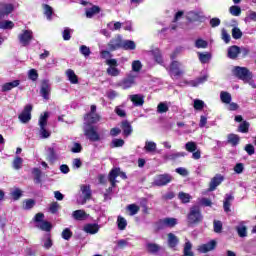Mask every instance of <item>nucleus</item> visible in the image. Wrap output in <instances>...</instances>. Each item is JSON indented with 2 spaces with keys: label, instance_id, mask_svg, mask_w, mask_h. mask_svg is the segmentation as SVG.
Instances as JSON below:
<instances>
[{
  "label": "nucleus",
  "instance_id": "nucleus-1",
  "mask_svg": "<svg viewBox=\"0 0 256 256\" xmlns=\"http://www.w3.org/2000/svg\"><path fill=\"white\" fill-rule=\"evenodd\" d=\"M84 135L92 143L101 142L105 139V135L103 133H99L95 126H84Z\"/></svg>",
  "mask_w": 256,
  "mask_h": 256
},
{
  "label": "nucleus",
  "instance_id": "nucleus-2",
  "mask_svg": "<svg viewBox=\"0 0 256 256\" xmlns=\"http://www.w3.org/2000/svg\"><path fill=\"white\" fill-rule=\"evenodd\" d=\"M47 119H49V112H45L40 115L39 118V137L40 139H49L51 137V131L47 129Z\"/></svg>",
  "mask_w": 256,
  "mask_h": 256
},
{
  "label": "nucleus",
  "instance_id": "nucleus-3",
  "mask_svg": "<svg viewBox=\"0 0 256 256\" xmlns=\"http://www.w3.org/2000/svg\"><path fill=\"white\" fill-rule=\"evenodd\" d=\"M233 75L241 79V81H249V79H253V73L247 69V67L235 66L232 69Z\"/></svg>",
  "mask_w": 256,
  "mask_h": 256
},
{
  "label": "nucleus",
  "instance_id": "nucleus-4",
  "mask_svg": "<svg viewBox=\"0 0 256 256\" xmlns=\"http://www.w3.org/2000/svg\"><path fill=\"white\" fill-rule=\"evenodd\" d=\"M169 73L172 79H179L184 73V66L179 61H173L169 68Z\"/></svg>",
  "mask_w": 256,
  "mask_h": 256
},
{
  "label": "nucleus",
  "instance_id": "nucleus-5",
  "mask_svg": "<svg viewBox=\"0 0 256 256\" xmlns=\"http://www.w3.org/2000/svg\"><path fill=\"white\" fill-rule=\"evenodd\" d=\"M137 75L128 74L125 78L117 82L116 87L127 90L131 89L136 84Z\"/></svg>",
  "mask_w": 256,
  "mask_h": 256
},
{
  "label": "nucleus",
  "instance_id": "nucleus-6",
  "mask_svg": "<svg viewBox=\"0 0 256 256\" xmlns=\"http://www.w3.org/2000/svg\"><path fill=\"white\" fill-rule=\"evenodd\" d=\"M200 221H203V215H201V210L199 209V206L191 207L188 214V222L200 223Z\"/></svg>",
  "mask_w": 256,
  "mask_h": 256
},
{
  "label": "nucleus",
  "instance_id": "nucleus-7",
  "mask_svg": "<svg viewBox=\"0 0 256 256\" xmlns=\"http://www.w3.org/2000/svg\"><path fill=\"white\" fill-rule=\"evenodd\" d=\"M18 39L22 47H28V45H31V41H33V31L22 30V32L18 35Z\"/></svg>",
  "mask_w": 256,
  "mask_h": 256
},
{
  "label": "nucleus",
  "instance_id": "nucleus-8",
  "mask_svg": "<svg viewBox=\"0 0 256 256\" xmlns=\"http://www.w3.org/2000/svg\"><path fill=\"white\" fill-rule=\"evenodd\" d=\"M46 151L48 161H50V163H55V161L59 159V151H61V148L57 144H52L51 146L46 148Z\"/></svg>",
  "mask_w": 256,
  "mask_h": 256
},
{
  "label": "nucleus",
  "instance_id": "nucleus-9",
  "mask_svg": "<svg viewBox=\"0 0 256 256\" xmlns=\"http://www.w3.org/2000/svg\"><path fill=\"white\" fill-rule=\"evenodd\" d=\"M185 149L188 153H192V159L198 161L201 159V150L197 149V143L190 141L185 144Z\"/></svg>",
  "mask_w": 256,
  "mask_h": 256
},
{
  "label": "nucleus",
  "instance_id": "nucleus-10",
  "mask_svg": "<svg viewBox=\"0 0 256 256\" xmlns=\"http://www.w3.org/2000/svg\"><path fill=\"white\" fill-rule=\"evenodd\" d=\"M117 177H121L122 179H127V174L125 172H121V169L114 168L110 171L108 179L112 185V187H115L117 183Z\"/></svg>",
  "mask_w": 256,
  "mask_h": 256
},
{
  "label": "nucleus",
  "instance_id": "nucleus-11",
  "mask_svg": "<svg viewBox=\"0 0 256 256\" xmlns=\"http://www.w3.org/2000/svg\"><path fill=\"white\" fill-rule=\"evenodd\" d=\"M106 63L109 65L107 69L108 75L111 77H119L121 75V70L117 68V60L116 59H108L106 60Z\"/></svg>",
  "mask_w": 256,
  "mask_h": 256
},
{
  "label": "nucleus",
  "instance_id": "nucleus-12",
  "mask_svg": "<svg viewBox=\"0 0 256 256\" xmlns=\"http://www.w3.org/2000/svg\"><path fill=\"white\" fill-rule=\"evenodd\" d=\"M172 179L169 174H161L155 177L153 185L156 187H164V185L171 183Z\"/></svg>",
  "mask_w": 256,
  "mask_h": 256
},
{
  "label": "nucleus",
  "instance_id": "nucleus-13",
  "mask_svg": "<svg viewBox=\"0 0 256 256\" xmlns=\"http://www.w3.org/2000/svg\"><path fill=\"white\" fill-rule=\"evenodd\" d=\"M31 111H33V106L28 104L24 107L22 113L18 116L21 123H29L31 121Z\"/></svg>",
  "mask_w": 256,
  "mask_h": 256
},
{
  "label": "nucleus",
  "instance_id": "nucleus-14",
  "mask_svg": "<svg viewBox=\"0 0 256 256\" xmlns=\"http://www.w3.org/2000/svg\"><path fill=\"white\" fill-rule=\"evenodd\" d=\"M101 117L98 116L97 113H88L84 117V125L85 127H91V125H95V123H99Z\"/></svg>",
  "mask_w": 256,
  "mask_h": 256
},
{
  "label": "nucleus",
  "instance_id": "nucleus-15",
  "mask_svg": "<svg viewBox=\"0 0 256 256\" xmlns=\"http://www.w3.org/2000/svg\"><path fill=\"white\" fill-rule=\"evenodd\" d=\"M40 94L42 95L43 99L49 101V95H51V84H49V80H44L42 82Z\"/></svg>",
  "mask_w": 256,
  "mask_h": 256
},
{
  "label": "nucleus",
  "instance_id": "nucleus-16",
  "mask_svg": "<svg viewBox=\"0 0 256 256\" xmlns=\"http://www.w3.org/2000/svg\"><path fill=\"white\" fill-rule=\"evenodd\" d=\"M122 47H123V39L121 38L120 35H118L116 38L112 39L108 43V49H110V51H115L117 49H122Z\"/></svg>",
  "mask_w": 256,
  "mask_h": 256
},
{
  "label": "nucleus",
  "instance_id": "nucleus-17",
  "mask_svg": "<svg viewBox=\"0 0 256 256\" xmlns=\"http://www.w3.org/2000/svg\"><path fill=\"white\" fill-rule=\"evenodd\" d=\"M217 247V242L215 240H211L206 244H202L198 246L199 253H209V251H213Z\"/></svg>",
  "mask_w": 256,
  "mask_h": 256
},
{
  "label": "nucleus",
  "instance_id": "nucleus-18",
  "mask_svg": "<svg viewBox=\"0 0 256 256\" xmlns=\"http://www.w3.org/2000/svg\"><path fill=\"white\" fill-rule=\"evenodd\" d=\"M224 179L225 178L221 174H217L215 177H213L210 181L209 191H215V189H217V187L223 183Z\"/></svg>",
  "mask_w": 256,
  "mask_h": 256
},
{
  "label": "nucleus",
  "instance_id": "nucleus-19",
  "mask_svg": "<svg viewBox=\"0 0 256 256\" xmlns=\"http://www.w3.org/2000/svg\"><path fill=\"white\" fill-rule=\"evenodd\" d=\"M188 21H201L202 19H205V16H203V12L198 11H190L186 15Z\"/></svg>",
  "mask_w": 256,
  "mask_h": 256
},
{
  "label": "nucleus",
  "instance_id": "nucleus-20",
  "mask_svg": "<svg viewBox=\"0 0 256 256\" xmlns=\"http://www.w3.org/2000/svg\"><path fill=\"white\" fill-rule=\"evenodd\" d=\"M129 99L135 107H142L143 103H145V97L141 94L129 95Z\"/></svg>",
  "mask_w": 256,
  "mask_h": 256
},
{
  "label": "nucleus",
  "instance_id": "nucleus-21",
  "mask_svg": "<svg viewBox=\"0 0 256 256\" xmlns=\"http://www.w3.org/2000/svg\"><path fill=\"white\" fill-rule=\"evenodd\" d=\"M185 155H187L185 152H170L165 154L163 159H165V161H176V159L185 157Z\"/></svg>",
  "mask_w": 256,
  "mask_h": 256
},
{
  "label": "nucleus",
  "instance_id": "nucleus-22",
  "mask_svg": "<svg viewBox=\"0 0 256 256\" xmlns=\"http://www.w3.org/2000/svg\"><path fill=\"white\" fill-rule=\"evenodd\" d=\"M81 191L83 195V200L80 202L81 205H85L87 203L88 199H91V187L88 185L81 186Z\"/></svg>",
  "mask_w": 256,
  "mask_h": 256
},
{
  "label": "nucleus",
  "instance_id": "nucleus-23",
  "mask_svg": "<svg viewBox=\"0 0 256 256\" xmlns=\"http://www.w3.org/2000/svg\"><path fill=\"white\" fill-rule=\"evenodd\" d=\"M146 251L151 253V255H157V253L161 251V246L153 242H148L146 243Z\"/></svg>",
  "mask_w": 256,
  "mask_h": 256
},
{
  "label": "nucleus",
  "instance_id": "nucleus-24",
  "mask_svg": "<svg viewBox=\"0 0 256 256\" xmlns=\"http://www.w3.org/2000/svg\"><path fill=\"white\" fill-rule=\"evenodd\" d=\"M177 218H164L159 221L160 227H175L177 225Z\"/></svg>",
  "mask_w": 256,
  "mask_h": 256
},
{
  "label": "nucleus",
  "instance_id": "nucleus-25",
  "mask_svg": "<svg viewBox=\"0 0 256 256\" xmlns=\"http://www.w3.org/2000/svg\"><path fill=\"white\" fill-rule=\"evenodd\" d=\"M19 80H14L12 82H7L2 85V93H7V91H11V89H15V87H19L20 85Z\"/></svg>",
  "mask_w": 256,
  "mask_h": 256
},
{
  "label": "nucleus",
  "instance_id": "nucleus-26",
  "mask_svg": "<svg viewBox=\"0 0 256 256\" xmlns=\"http://www.w3.org/2000/svg\"><path fill=\"white\" fill-rule=\"evenodd\" d=\"M66 77L72 85H77V83H79V78L77 77V74H75V71L72 69L66 70Z\"/></svg>",
  "mask_w": 256,
  "mask_h": 256
},
{
  "label": "nucleus",
  "instance_id": "nucleus-27",
  "mask_svg": "<svg viewBox=\"0 0 256 256\" xmlns=\"http://www.w3.org/2000/svg\"><path fill=\"white\" fill-rule=\"evenodd\" d=\"M100 227L98 224H86L84 226L85 233H89L90 235H96V233H99Z\"/></svg>",
  "mask_w": 256,
  "mask_h": 256
},
{
  "label": "nucleus",
  "instance_id": "nucleus-28",
  "mask_svg": "<svg viewBox=\"0 0 256 256\" xmlns=\"http://www.w3.org/2000/svg\"><path fill=\"white\" fill-rule=\"evenodd\" d=\"M122 49H124V51H135V49H137V44L132 40H123Z\"/></svg>",
  "mask_w": 256,
  "mask_h": 256
},
{
  "label": "nucleus",
  "instance_id": "nucleus-29",
  "mask_svg": "<svg viewBox=\"0 0 256 256\" xmlns=\"http://www.w3.org/2000/svg\"><path fill=\"white\" fill-rule=\"evenodd\" d=\"M150 55L153 57L154 61L158 63V65H163V56L161 55V50L154 49L150 51Z\"/></svg>",
  "mask_w": 256,
  "mask_h": 256
},
{
  "label": "nucleus",
  "instance_id": "nucleus-30",
  "mask_svg": "<svg viewBox=\"0 0 256 256\" xmlns=\"http://www.w3.org/2000/svg\"><path fill=\"white\" fill-rule=\"evenodd\" d=\"M239 53H241V48L239 46H231L228 48V57L229 59H235L239 56Z\"/></svg>",
  "mask_w": 256,
  "mask_h": 256
},
{
  "label": "nucleus",
  "instance_id": "nucleus-31",
  "mask_svg": "<svg viewBox=\"0 0 256 256\" xmlns=\"http://www.w3.org/2000/svg\"><path fill=\"white\" fill-rule=\"evenodd\" d=\"M101 12V8L99 6H92L91 8L86 9V17L87 19H92L95 15Z\"/></svg>",
  "mask_w": 256,
  "mask_h": 256
},
{
  "label": "nucleus",
  "instance_id": "nucleus-32",
  "mask_svg": "<svg viewBox=\"0 0 256 256\" xmlns=\"http://www.w3.org/2000/svg\"><path fill=\"white\" fill-rule=\"evenodd\" d=\"M176 245H179V238H177V236H175V234L169 233L168 234V246L171 249H175Z\"/></svg>",
  "mask_w": 256,
  "mask_h": 256
},
{
  "label": "nucleus",
  "instance_id": "nucleus-33",
  "mask_svg": "<svg viewBox=\"0 0 256 256\" xmlns=\"http://www.w3.org/2000/svg\"><path fill=\"white\" fill-rule=\"evenodd\" d=\"M144 149L146 153H155L157 151V143L153 141H146Z\"/></svg>",
  "mask_w": 256,
  "mask_h": 256
},
{
  "label": "nucleus",
  "instance_id": "nucleus-34",
  "mask_svg": "<svg viewBox=\"0 0 256 256\" xmlns=\"http://www.w3.org/2000/svg\"><path fill=\"white\" fill-rule=\"evenodd\" d=\"M122 130L125 135V137H129L131 133H133V127H131V124L127 121L122 122Z\"/></svg>",
  "mask_w": 256,
  "mask_h": 256
},
{
  "label": "nucleus",
  "instance_id": "nucleus-35",
  "mask_svg": "<svg viewBox=\"0 0 256 256\" xmlns=\"http://www.w3.org/2000/svg\"><path fill=\"white\" fill-rule=\"evenodd\" d=\"M236 231L239 237H247V226L243 222L236 227Z\"/></svg>",
  "mask_w": 256,
  "mask_h": 256
},
{
  "label": "nucleus",
  "instance_id": "nucleus-36",
  "mask_svg": "<svg viewBox=\"0 0 256 256\" xmlns=\"http://www.w3.org/2000/svg\"><path fill=\"white\" fill-rule=\"evenodd\" d=\"M231 201H233V195L227 194L224 200V211L229 213L231 211Z\"/></svg>",
  "mask_w": 256,
  "mask_h": 256
},
{
  "label": "nucleus",
  "instance_id": "nucleus-37",
  "mask_svg": "<svg viewBox=\"0 0 256 256\" xmlns=\"http://www.w3.org/2000/svg\"><path fill=\"white\" fill-rule=\"evenodd\" d=\"M239 135L236 134H229L228 135V143H230V145H232V147H237V145H239Z\"/></svg>",
  "mask_w": 256,
  "mask_h": 256
},
{
  "label": "nucleus",
  "instance_id": "nucleus-38",
  "mask_svg": "<svg viewBox=\"0 0 256 256\" xmlns=\"http://www.w3.org/2000/svg\"><path fill=\"white\" fill-rule=\"evenodd\" d=\"M73 217L77 221H83L87 219V213H85L83 210H76L73 212Z\"/></svg>",
  "mask_w": 256,
  "mask_h": 256
},
{
  "label": "nucleus",
  "instance_id": "nucleus-39",
  "mask_svg": "<svg viewBox=\"0 0 256 256\" xmlns=\"http://www.w3.org/2000/svg\"><path fill=\"white\" fill-rule=\"evenodd\" d=\"M198 58H199V61L202 62V63H209V61H211V53H209V52H205V53L198 52Z\"/></svg>",
  "mask_w": 256,
  "mask_h": 256
},
{
  "label": "nucleus",
  "instance_id": "nucleus-40",
  "mask_svg": "<svg viewBox=\"0 0 256 256\" xmlns=\"http://www.w3.org/2000/svg\"><path fill=\"white\" fill-rule=\"evenodd\" d=\"M117 225L120 231H125V229L127 228V220L122 216H118Z\"/></svg>",
  "mask_w": 256,
  "mask_h": 256
},
{
  "label": "nucleus",
  "instance_id": "nucleus-41",
  "mask_svg": "<svg viewBox=\"0 0 256 256\" xmlns=\"http://www.w3.org/2000/svg\"><path fill=\"white\" fill-rule=\"evenodd\" d=\"M12 167L13 169H15L16 171H19V169H21V167H23V158L17 156L12 163Z\"/></svg>",
  "mask_w": 256,
  "mask_h": 256
},
{
  "label": "nucleus",
  "instance_id": "nucleus-42",
  "mask_svg": "<svg viewBox=\"0 0 256 256\" xmlns=\"http://www.w3.org/2000/svg\"><path fill=\"white\" fill-rule=\"evenodd\" d=\"M208 46H209V43L201 38L195 41L196 49H207Z\"/></svg>",
  "mask_w": 256,
  "mask_h": 256
},
{
  "label": "nucleus",
  "instance_id": "nucleus-43",
  "mask_svg": "<svg viewBox=\"0 0 256 256\" xmlns=\"http://www.w3.org/2000/svg\"><path fill=\"white\" fill-rule=\"evenodd\" d=\"M80 53L87 59L91 55V48L87 45H81L79 48Z\"/></svg>",
  "mask_w": 256,
  "mask_h": 256
},
{
  "label": "nucleus",
  "instance_id": "nucleus-44",
  "mask_svg": "<svg viewBox=\"0 0 256 256\" xmlns=\"http://www.w3.org/2000/svg\"><path fill=\"white\" fill-rule=\"evenodd\" d=\"M143 69V64L139 60H134L132 62V71L134 73H139Z\"/></svg>",
  "mask_w": 256,
  "mask_h": 256
},
{
  "label": "nucleus",
  "instance_id": "nucleus-45",
  "mask_svg": "<svg viewBox=\"0 0 256 256\" xmlns=\"http://www.w3.org/2000/svg\"><path fill=\"white\" fill-rule=\"evenodd\" d=\"M44 15L47 17L48 21H51V16L53 15V8L47 4L43 5Z\"/></svg>",
  "mask_w": 256,
  "mask_h": 256
},
{
  "label": "nucleus",
  "instance_id": "nucleus-46",
  "mask_svg": "<svg viewBox=\"0 0 256 256\" xmlns=\"http://www.w3.org/2000/svg\"><path fill=\"white\" fill-rule=\"evenodd\" d=\"M36 227L38 229H41V231H51V223L47 221L40 222L39 224H36Z\"/></svg>",
  "mask_w": 256,
  "mask_h": 256
},
{
  "label": "nucleus",
  "instance_id": "nucleus-47",
  "mask_svg": "<svg viewBox=\"0 0 256 256\" xmlns=\"http://www.w3.org/2000/svg\"><path fill=\"white\" fill-rule=\"evenodd\" d=\"M123 24L121 22H109L107 24V27L110 31H119L121 29Z\"/></svg>",
  "mask_w": 256,
  "mask_h": 256
},
{
  "label": "nucleus",
  "instance_id": "nucleus-48",
  "mask_svg": "<svg viewBox=\"0 0 256 256\" xmlns=\"http://www.w3.org/2000/svg\"><path fill=\"white\" fill-rule=\"evenodd\" d=\"M220 99H221L222 103H226L227 105H229V103H231V95L229 94V92H221Z\"/></svg>",
  "mask_w": 256,
  "mask_h": 256
},
{
  "label": "nucleus",
  "instance_id": "nucleus-49",
  "mask_svg": "<svg viewBox=\"0 0 256 256\" xmlns=\"http://www.w3.org/2000/svg\"><path fill=\"white\" fill-rule=\"evenodd\" d=\"M197 203L203 207H211L213 205V202L209 198H198Z\"/></svg>",
  "mask_w": 256,
  "mask_h": 256
},
{
  "label": "nucleus",
  "instance_id": "nucleus-50",
  "mask_svg": "<svg viewBox=\"0 0 256 256\" xmlns=\"http://www.w3.org/2000/svg\"><path fill=\"white\" fill-rule=\"evenodd\" d=\"M127 209L131 216L137 215L139 213V206H137V204H130L127 206Z\"/></svg>",
  "mask_w": 256,
  "mask_h": 256
},
{
  "label": "nucleus",
  "instance_id": "nucleus-51",
  "mask_svg": "<svg viewBox=\"0 0 256 256\" xmlns=\"http://www.w3.org/2000/svg\"><path fill=\"white\" fill-rule=\"evenodd\" d=\"M178 197L180 199V201H182V203H189V201H191L192 197L187 194V193H184V192H180L178 194Z\"/></svg>",
  "mask_w": 256,
  "mask_h": 256
},
{
  "label": "nucleus",
  "instance_id": "nucleus-52",
  "mask_svg": "<svg viewBox=\"0 0 256 256\" xmlns=\"http://www.w3.org/2000/svg\"><path fill=\"white\" fill-rule=\"evenodd\" d=\"M229 11L233 15V17H239V15H241V7L239 6H231L229 8Z\"/></svg>",
  "mask_w": 256,
  "mask_h": 256
},
{
  "label": "nucleus",
  "instance_id": "nucleus-53",
  "mask_svg": "<svg viewBox=\"0 0 256 256\" xmlns=\"http://www.w3.org/2000/svg\"><path fill=\"white\" fill-rule=\"evenodd\" d=\"M28 79L31 81H37V79H39V73H37L35 69H30L28 71Z\"/></svg>",
  "mask_w": 256,
  "mask_h": 256
},
{
  "label": "nucleus",
  "instance_id": "nucleus-54",
  "mask_svg": "<svg viewBox=\"0 0 256 256\" xmlns=\"http://www.w3.org/2000/svg\"><path fill=\"white\" fill-rule=\"evenodd\" d=\"M125 145V141L123 139H113L110 146L112 148H115V147H123Z\"/></svg>",
  "mask_w": 256,
  "mask_h": 256
},
{
  "label": "nucleus",
  "instance_id": "nucleus-55",
  "mask_svg": "<svg viewBox=\"0 0 256 256\" xmlns=\"http://www.w3.org/2000/svg\"><path fill=\"white\" fill-rule=\"evenodd\" d=\"M22 195H23V191H21V189L19 188H16L11 192V196L13 197L14 201L21 199Z\"/></svg>",
  "mask_w": 256,
  "mask_h": 256
},
{
  "label": "nucleus",
  "instance_id": "nucleus-56",
  "mask_svg": "<svg viewBox=\"0 0 256 256\" xmlns=\"http://www.w3.org/2000/svg\"><path fill=\"white\" fill-rule=\"evenodd\" d=\"M33 207H35V200L28 199L23 202V209L29 210V209H33Z\"/></svg>",
  "mask_w": 256,
  "mask_h": 256
},
{
  "label": "nucleus",
  "instance_id": "nucleus-57",
  "mask_svg": "<svg viewBox=\"0 0 256 256\" xmlns=\"http://www.w3.org/2000/svg\"><path fill=\"white\" fill-rule=\"evenodd\" d=\"M157 111L159 113H167L169 111V106L165 102L158 104Z\"/></svg>",
  "mask_w": 256,
  "mask_h": 256
},
{
  "label": "nucleus",
  "instance_id": "nucleus-58",
  "mask_svg": "<svg viewBox=\"0 0 256 256\" xmlns=\"http://www.w3.org/2000/svg\"><path fill=\"white\" fill-rule=\"evenodd\" d=\"M232 37L233 39H241V37H243V32H241V29L234 27L232 29Z\"/></svg>",
  "mask_w": 256,
  "mask_h": 256
},
{
  "label": "nucleus",
  "instance_id": "nucleus-59",
  "mask_svg": "<svg viewBox=\"0 0 256 256\" xmlns=\"http://www.w3.org/2000/svg\"><path fill=\"white\" fill-rule=\"evenodd\" d=\"M205 107V102L203 100L195 99L194 100V109L196 111H201Z\"/></svg>",
  "mask_w": 256,
  "mask_h": 256
},
{
  "label": "nucleus",
  "instance_id": "nucleus-60",
  "mask_svg": "<svg viewBox=\"0 0 256 256\" xmlns=\"http://www.w3.org/2000/svg\"><path fill=\"white\" fill-rule=\"evenodd\" d=\"M73 33V30L70 28H65L64 31L62 32V37L64 41H69L71 39V34Z\"/></svg>",
  "mask_w": 256,
  "mask_h": 256
},
{
  "label": "nucleus",
  "instance_id": "nucleus-61",
  "mask_svg": "<svg viewBox=\"0 0 256 256\" xmlns=\"http://www.w3.org/2000/svg\"><path fill=\"white\" fill-rule=\"evenodd\" d=\"M207 81V76H202L194 81L191 82L192 87H199L201 83H205Z\"/></svg>",
  "mask_w": 256,
  "mask_h": 256
},
{
  "label": "nucleus",
  "instance_id": "nucleus-62",
  "mask_svg": "<svg viewBox=\"0 0 256 256\" xmlns=\"http://www.w3.org/2000/svg\"><path fill=\"white\" fill-rule=\"evenodd\" d=\"M73 237V232L69 228H65L62 232V238L65 239V241H69Z\"/></svg>",
  "mask_w": 256,
  "mask_h": 256
},
{
  "label": "nucleus",
  "instance_id": "nucleus-63",
  "mask_svg": "<svg viewBox=\"0 0 256 256\" xmlns=\"http://www.w3.org/2000/svg\"><path fill=\"white\" fill-rule=\"evenodd\" d=\"M114 111L116 115H118V117H126L127 115V113L125 112V109H123L122 106H116Z\"/></svg>",
  "mask_w": 256,
  "mask_h": 256
},
{
  "label": "nucleus",
  "instance_id": "nucleus-64",
  "mask_svg": "<svg viewBox=\"0 0 256 256\" xmlns=\"http://www.w3.org/2000/svg\"><path fill=\"white\" fill-rule=\"evenodd\" d=\"M83 150V146H81V144L75 142L73 144V146L71 147V152L72 153H81V151Z\"/></svg>",
  "mask_w": 256,
  "mask_h": 256
}]
</instances>
